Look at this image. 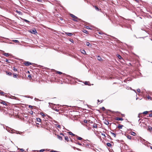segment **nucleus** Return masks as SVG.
I'll return each mask as SVG.
<instances>
[{"instance_id":"72a5a7b5","label":"nucleus","mask_w":152,"mask_h":152,"mask_svg":"<svg viewBox=\"0 0 152 152\" xmlns=\"http://www.w3.org/2000/svg\"><path fill=\"white\" fill-rule=\"evenodd\" d=\"M69 134L70 135H74V134H73L72 132H69Z\"/></svg>"},{"instance_id":"49530a36","label":"nucleus","mask_w":152,"mask_h":152,"mask_svg":"<svg viewBox=\"0 0 152 152\" xmlns=\"http://www.w3.org/2000/svg\"><path fill=\"white\" fill-rule=\"evenodd\" d=\"M137 91L139 92V93L140 92V89H138L137 90Z\"/></svg>"},{"instance_id":"58836bf2","label":"nucleus","mask_w":152,"mask_h":152,"mask_svg":"<svg viewBox=\"0 0 152 152\" xmlns=\"http://www.w3.org/2000/svg\"><path fill=\"white\" fill-rule=\"evenodd\" d=\"M84 122L85 123H87V122H88V121H87V120H84Z\"/></svg>"},{"instance_id":"423d86ee","label":"nucleus","mask_w":152,"mask_h":152,"mask_svg":"<svg viewBox=\"0 0 152 152\" xmlns=\"http://www.w3.org/2000/svg\"><path fill=\"white\" fill-rule=\"evenodd\" d=\"M97 59H98V60L100 61H102L103 60V59H102L101 57L99 56H97Z\"/></svg>"},{"instance_id":"052dcab7","label":"nucleus","mask_w":152,"mask_h":152,"mask_svg":"<svg viewBox=\"0 0 152 152\" xmlns=\"http://www.w3.org/2000/svg\"><path fill=\"white\" fill-rule=\"evenodd\" d=\"M136 2H138L139 0H135Z\"/></svg>"},{"instance_id":"3c124183","label":"nucleus","mask_w":152,"mask_h":152,"mask_svg":"<svg viewBox=\"0 0 152 152\" xmlns=\"http://www.w3.org/2000/svg\"><path fill=\"white\" fill-rule=\"evenodd\" d=\"M50 152H57L56 151H51Z\"/></svg>"},{"instance_id":"c756f323","label":"nucleus","mask_w":152,"mask_h":152,"mask_svg":"<svg viewBox=\"0 0 152 152\" xmlns=\"http://www.w3.org/2000/svg\"><path fill=\"white\" fill-rule=\"evenodd\" d=\"M13 41L14 42H16V43H19V42L17 40H13Z\"/></svg>"},{"instance_id":"69168bd1","label":"nucleus","mask_w":152,"mask_h":152,"mask_svg":"<svg viewBox=\"0 0 152 152\" xmlns=\"http://www.w3.org/2000/svg\"><path fill=\"white\" fill-rule=\"evenodd\" d=\"M98 102H100V101H99V100H98Z\"/></svg>"},{"instance_id":"473e14b6","label":"nucleus","mask_w":152,"mask_h":152,"mask_svg":"<svg viewBox=\"0 0 152 152\" xmlns=\"http://www.w3.org/2000/svg\"><path fill=\"white\" fill-rule=\"evenodd\" d=\"M93 127L94 128H96L97 127V125L96 124H94L93 125Z\"/></svg>"},{"instance_id":"1a4fd4ad","label":"nucleus","mask_w":152,"mask_h":152,"mask_svg":"<svg viewBox=\"0 0 152 152\" xmlns=\"http://www.w3.org/2000/svg\"><path fill=\"white\" fill-rule=\"evenodd\" d=\"M116 120L117 121H123V119L122 118H117Z\"/></svg>"},{"instance_id":"2eb2a0df","label":"nucleus","mask_w":152,"mask_h":152,"mask_svg":"<svg viewBox=\"0 0 152 152\" xmlns=\"http://www.w3.org/2000/svg\"><path fill=\"white\" fill-rule=\"evenodd\" d=\"M81 52L83 54H86V52L84 50H82Z\"/></svg>"},{"instance_id":"dca6fc26","label":"nucleus","mask_w":152,"mask_h":152,"mask_svg":"<svg viewBox=\"0 0 152 152\" xmlns=\"http://www.w3.org/2000/svg\"><path fill=\"white\" fill-rule=\"evenodd\" d=\"M66 34H67V35L69 36H71L72 35V34L71 33H66Z\"/></svg>"},{"instance_id":"0eeeda50","label":"nucleus","mask_w":152,"mask_h":152,"mask_svg":"<svg viewBox=\"0 0 152 152\" xmlns=\"http://www.w3.org/2000/svg\"><path fill=\"white\" fill-rule=\"evenodd\" d=\"M148 130L150 132H152V128L150 126H148Z\"/></svg>"},{"instance_id":"f8f14e48","label":"nucleus","mask_w":152,"mask_h":152,"mask_svg":"<svg viewBox=\"0 0 152 152\" xmlns=\"http://www.w3.org/2000/svg\"><path fill=\"white\" fill-rule=\"evenodd\" d=\"M94 7L95 9L96 10H97V11H99V10H101L100 9H99L98 7H97L96 6H94Z\"/></svg>"},{"instance_id":"4d7b16f0","label":"nucleus","mask_w":152,"mask_h":152,"mask_svg":"<svg viewBox=\"0 0 152 152\" xmlns=\"http://www.w3.org/2000/svg\"><path fill=\"white\" fill-rule=\"evenodd\" d=\"M29 107H32V106L31 105H29Z\"/></svg>"},{"instance_id":"774afa93","label":"nucleus","mask_w":152,"mask_h":152,"mask_svg":"<svg viewBox=\"0 0 152 152\" xmlns=\"http://www.w3.org/2000/svg\"><path fill=\"white\" fill-rule=\"evenodd\" d=\"M141 119H139V121H140V120Z\"/></svg>"},{"instance_id":"8fccbe9b","label":"nucleus","mask_w":152,"mask_h":152,"mask_svg":"<svg viewBox=\"0 0 152 152\" xmlns=\"http://www.w3.org/2000/svg\"><path fill=\"white\" fill-rule=\"evenodd\" d=\"M102 136L104 137H105V134H102Z\"/></svg>"},{"instance_id":"ddd939ff","label":"nucleus","mask_w":152,"mask_h":152,"mask_svg":"<svg viewBox=\"0 0 152 152\" xmlns=\"http://www.w3.org/2000/svg\"><path fill=\"white\" fill-rule=\"evenodd\" d=\"M6 73L7 75H11L12 73L10 72H6Z\"/></svg>"},{"instance_id":"4468645a","label":"nucleus","mask_w":152,"mask_h":152,"mask_svg":"<svg viewBox=\"0 0 152 152\" xmlns=\"http://www.w3.org/2000/svg\"><path fill=\"white\" fill-rule=\"evenodd\" d=\"M57 137L58 138L59 140H62V137H61L59 135H57Z\"/></svg>"},{"instance_id":"0e129e2a","label":"nucleus","mask_w":152,"mask_h":152,"mask_svg":"<svg viewBox=\"0 0 152 152\" xmlns=\"http://www.w3.org/2000/svg\"><path fill=\"white\" fill-rule=\"evenodd\" d=\"M56 111H58V109H56Z\"/></svg>"},{"instance_id":"7c9ffc66","label":"nucleus","mask_w":152,"mask_h":152,"mask_svg":"<svg viewBox=\"0 0 152 152\" xmlns=\"http://www.w3.org/2000/svg\"><path fill=\"white\" fill-rule=\"evenodd\" d=\"M69 41H70L71 42H73V40L72 39H69Z\"/></svg>"},{"instance_id":"9b49d317","label":"nucleus","mask_w":152,"mask_h":152,"mask_svg":"<svg viewBox=\"0 0 152 152\" xmlns=\"http://www.w3.org/2000/svg\"><path fill=\"white\" fill-rule=\"evenodd\" d=\"M16 12L18 13L19 15H23L22 12L21 11H18V10H16Z\"/></svg>"},{"instance_id":"ea45409f","label":"nucleus","mask_w":152,"mask_h":152,"mask_svg":"<svg viewBox=\"0 0 152 152\" xmlns=\"http://www.w3.org/2000/svg\"><path fill=\"white\" fill-rule=\"evenodd\" d=\"M86 28L88 29H90V28L88 26H86Z\"/></svg>"},{"instance_id":"de8ad7c7","label":"nucleus","mask_w":152,"mask_h":152,"mask_svg":"<svg viewBox=\"0 0 152 152\" xmlns=\"http://www.w3.org/2000/svg\"><path fill=\"white\" fill-rule=\"evenodd\" d=\"M76 149L77 150H78V151H81V150L80 149H79V148H76Z\"/></svg>"},{"instance_id":"603ef678","label":"nucleus","mask_w":152,"mask_h":152,"mask_svg":"<svg viewBox=\"0 0 152 152\" xmlns=\"http://www.w3.org/2000/svg\"><path fill=\"white\" fill-rule=\"evenodd\" d=\"M149 117H152V114L151 113V114H149Z\"/></svg>"},{"instance_id":"09e8293b","label":"nucleus","mask_w":152,"mask_h":152,"mask_svg":"<svg viewBox=\"0 0 152 152\" xmlns=\"http://www.w3.org/2000/svg\"><path fill=\"white\" fill-rule=\"evenodd\" d=\"M30 113L31 115H32L33 114V112L32 111H31Z\"/></svg>"},{"instance_id":"6ab92c4d","label":"nucleus","mask_w":152,"mask_h":152,"mask_svg":"<svg viewBox=\"0 0 152 152\" xmlns=\"http://www.w3.org/2000/svg\"><path fill=\"white\" fill-rule=\"evenodd\" d=\"M111 133L112 135L114 137H116V134H115L114 133H112V132H111Z\"/></svg>"},{"instance_id":"20e7f679","label":"nucleus","mask_w":152,"mask_h":152,"mask_svg":"<svg viewBox=\"0 0 152 152\" xmlns=\"http://www.w3.org/2000/svg\"><path fill=\"white\" fill-rule=\"evenodd\" d=\"M3 54L6 57H8L10 56L11 55L9 53H4V52L3 53Z\"/></svg>"},{"instance_id":"4c0bfd02","label":"nucleus","mask_w":152,"mask_h":152,"mask_svg":"<svg viewBox=\"0 0 152 152\" xmlns=\"http://www.w3.org/2000/svg\"><path fill=\"white\" fill-rule=\"evenodd\" d=\"M148 113V112L147 111H145L143 113V114H147Z\"/></svg>"},{"instance_id":"bb28decb","label":"nucleus","mask_w":152,"mask_h":152,"mask_svg":"<svg viewBox=\"0 0 152 152\" xmlns=\"http://www.w3.org/2000/svg\"><path fill=\"white\" fill-rule=\"evenodd\" d=\"M123 126V125H119L118 126V128H119V129H122V127Z\"/></svg>"},{"instance_id":"e2e57ef3","label":"nucleus","mask_w":152,"mask_h":152,"mask_svg":"<svg viewBox=\"0 0 152 152\" xmlns=\"http://www.w3.org/2000/svg\"><path fill=\"white\" fill-rule=\"evenodd\" d=\"M150 148H151V149H152V146H151L150 147Z\"/></svg>"},{"instance_id":"b1692460","label":"nucleus","mask_w":152,"mask_h":152,"mask_svg":"<svg viewBox=\"0 0 152 152\" xmlns=\"http://www.w3.org/2000/svg\"><path fill=\"white\" fill-rule=\"evenodd\" d=\"M86 45L88 46H91V45L90 44V43L89 42H86Z\"/></svg>"},{"instance_id":"a19ab883","label":"nucleus","mask_w":152,"mask_h":152,"mask_svg":"<svg viewBox=\"0 0 152 152\" xmlns=\"http://www.w3.org/2000/svg\"><path fill=\"white\" fill-rule=\"evenodd\" d=\"M85 84L86 85H88V82H85Z\"/></svg>"},{"instance_id":"f03ea898","label":"nucleus","mask_w":152,"mask_h":152,"mask_svg":"<svg viewBox=\"0 0 152 152\" xmlns=\"http://www.w3.org/2000/svg\"><path fill=\"white\" fill-rule=\"evenodd\" d=\"M145 120H144V121ZM144 120H142L141 121H140V123L139 124V125L140 126H145V124H144Z\"/></svg>"},{"instance_id":"338daca9","label":"nucleus","mask_w":152,"mask_h":152,"mask_svg":"<svg viewBox=\"0 0 152 152\" xmlns=\"http://www.w3.org/2000/svg\"><path fill=\"white\" fill-rule=\"evenodd\" d=\"M150 112H152V110H151V111H150Z\"/></svg>"},{"instance_id":"a211bd4d","label":"nucleus","mask_w":152,"mask_h":152,"mask_svg":"<svg viewBox=\"0 0 152 152\" xmlns=\"http://www.w3.org/2000/svg\"><path fill=\"white\" fill-rule=\"evenodd\" d=\"M22 19L23 20H24L25 22H26V23H28L29 22V21H28V20H26V19Z\"/></svg>"},{"instance_id":"c03bdc74","label":"nucleus","mask_w":152,"mask_h":152,"mask_svg":"<svg viewBox=\"0 0 152 152\" xmlns=\"http://www.w3.org/2000/svg\"><path fill=\"white\" fill-rule=\"evenodd\" d=\"M41 115H42V116H45V115L42 113H41Z\"/></svg>"},{"instance_id":"f257e3e1","label":"nucleus","mask_w":152,"mask_h":152,"mask_svg":"<svg viewBox=\"0 0 152 152\" xmlns=\"http://www.w3.org/2000/svg\"><path fill=\"white\" fill-rule=\"evenodd\" d=\"M70 16L72 18H73V20L75 21H78L79 20V19L77 17L73 14H71Z\"/></svg>"},{"instance_id":"4be33fe9","label":"nucleus","mask_w":152,"mask_h":152,"mask_svg":"<svg viewBox=\"0 0 152 152\" xmlns=\"http://www.w3.org/2000/svg\"><path fill=\"white\" fill-rule=\"evenodd\" d=\"M83 32L86 34H88V33L87 30H85V29L83 30Z\"/></svg>"},{"instance_id":"393cba45","label":"nucleus","mask_w":152,"mask_h":152,"mask_svg":"<svg viewBox=\"0 0 152 152\" xmlns=\"http://www.w3.org/2000/svg\"><path fill=\"white\" fill-rule=\"evenodd\" d=\"M104 123L106 125H108L109 124V123L107 121H106L104 122Z\"/></svg>"},{"instance_id":"a18cd8bd","label":"nucleus","mask_w":152,"mask_h":152,"mask_svg":"<svg viewBox=\"0 0 152 152\" xmlns=\"http://www.w3.org/2000/svg\"><path fill=\"white\" fill-rule=\"evenodd\" d=\"M77 144H78V145H82L79 142H78Z\"/></svg>"},{"instance_id":"6e6552de","label":"nucleus","mask_w":152,"mask_h":152,"mask_svg":"<svg viewBox=\"0 0 152 152\" xmlns=\"http://www.w3.org/2000/svg\"><path fill=\"white\" fill-rule=\"evenodd\" d=\"M1 104H3L4 105H7V104L6 103V102L5 101H3V100H1Z\"/></svg>"},{"instance_id":"9d476101","label":"nucleus","mask_w":152,"mask_h":152,"mask_svg":"<svg viewBox=\"0 0 152 152\" xmlns=\"http://www.w3.org/2000/svg\"><path fill=\"white\" fill-rule=\"evenodd\" d=\"M147 97L148 100H152V97H151L149 95L147 96Z\"/></svg>"},{"instance_id":"864d4df0","label":"nucleus","mask_w":152,"mask_h":152,"mask_svg":"<svg viewBox=\"0 0 152 152\" xmlns=\"http://www.w3.org/2000/svg\"><path fill=\"white\" fill-rule=\"evenodd\" d=\"M102 108L103 110H105V108L104 107H103Z\"/></svg>"},{"instance_id":"79ce46f5","label":"nucleus","mask_w":152,"mask_h":152,"mask_svg":"<svg viewBox=\"0 0 152 152\" xmlns=\"http://www.w3.org/2000/svg\"><path fill=\"white\" fill-rule=\"evenodd\" d=\"M57 73L59 74H61L62 73L61 72L59 71L57 72Z\"/></svg>"},{"instance_id":"5701e85b","label":"nucleus","mask_w":152,"mask_h":152,"mask_svg":"<svg viewBox=\"0 0 152 152\" xmlns=\"http://www.w3.org/2000/svg\"><path fill=\"white\" fill-rule=\"evenodd\" d=\"M107 145L108 147H111V144L109 142L107 143Z\"/></svg>"},{"instance_id":"f704fd0d","label":"nucleus","mask_w":152,"mask_h":152,"mask_svg":"<svg viewBox=\"0 0 152 152\" xmlns=\"http://www.w3.org/2000/svg\"><path fill=\"white\" fill-rule=\"evenodd\" d=\"M13 70L14 71L16 72L17 71V69L16 68H15V67H14L13 68Z\"/></svg>"},{"instance_id":"680f3d73","label":"nucleus","mask_w":152,"mask_h":152,"mask_svg":"<svg viewBox=\"0 0 152 152\" xmlns=\"http://www.w3.org/2000/svg\"><path fill=\"white\" fill-rule=\"evenodd\" d=\"M28 77H29V78L31 77V76H30V75L28 76Z\"/></svg>"},{"instance_id":"2f4dec72","label":"nucleus","mask_w":152,"mask_h":152,"mask_svg":"<svg viewBox=\"0 0 152 152\" xmlns=\"http://www.w3.org/2000/svg\"><path fill=\"white\" fill-rule=\"evenodd\" d=\"M5 93L4 92L1 91L0 92V94H1V95H4Z\"/></svg>"},{"instance_id":"37998d69","label":"nucleus","mask_w":152,"mask_h":152,"mask_svg":"<svg viewBox=\"0 0 152 152\" xmlns=\"http://www.w3.org/2000/svg\"><path fill=\"white\" fill-rule=\"evenodd\" d=\"M38 1L42 2V0H37Z\"/></svg>"},{"instance_id":"a878e982","label":"nucleus","mask_w":152,"mask_h":152,"mask_svg":"<svg viewBox=\"0 0 152 152\" xmlns=\"http://www.w3.org/2000/svg\"><path fill=\"white\" fill-rule=\"evenodd\" d=\"M117 57L119 59H122L121 56L119 55H118Z\"/></svg>"},{"instance_id":"5fc2aeb1","label":"nucleus","mask_w":152,"mask_h":152,"mask_svg":"<svg viewBox=\"0 0 152 152\" xmlns=\"http://www.w3.org/2000/svg\"><path fill=\"white\" fill-rule=\"evenodd\" d=\"M57 127L58 128H61V126L60 125H58L57 126Z\"/></svg>"},{"instance_id":"39448f33","label":"nucleus","mask_w":152,"mask_h":152,"mask_svg":"<svg viewBox=\"0 0 152 152\" xmlns=\"http://www.w3.org/2000/svg\"><path fill=\"white\" fill-rule=\"evenodd\" d=\"M24 64L26 66H28L29 65L31 64L28 61H27L25 62Z\"/></svg>"},{"instance_id":"412c9836","label":"nucleus","mask_w":152,"mask_h":152,"mask_svg":"<svg viewBox=\"0 0 152 152\" xmlns=\"http://www.w3.org/2000/svg\"><path fill=\"white\" fill-rule=\"evenodd\" d=\"M135 134H136L134 132H132L131 133V134L134 135V136H135Z\"/></svg>"},{"instance_id":"f3484780","label":"nucleus","mask_w":152,"mask_h":152,"mask_svg":"<svg viewBox=\"0 0 152 152\" xmlns=\"http://www.w3.org/2000/svg\"><path fill=\"white\" fill-rule=\"evenodd\" d=\"M65 139L67 141H68V137L67 136H65Z\"/></svg>"},{"instance_id":"13d9d810","label":"nucleus","mask_w":152,"mask_h":152,"mask_svg":"<svg viewBox=\"0 0 152 152\" xmlns=\"http://www.w3.org/2000/svg\"><path fill=\"white\" fill-rule=\"evenodd\" d=\"M6 62H8V59H7L6 60Z\"/></svg>"},{"instance_id":"7ed1b4c3","label":"nucleus","mask_w":152,"mask_h":152,"mask_svg":"<svg viewBox=\"0 0 152 152\" xmlns=\"http://www.w3.org/2000/svg\"><path fill=\"white\" fill-rule=\"evenodd\" d=\"M29 32L31 33L35 34H36V33H37V31L35 29L31 30L29 31Z\"/></svg>"},{"instance_id":"c85d7f7f","label":"nucleus","mask_w":152,"mask_h":152,"mask_svg":"<svg viewBox=\"0 0 152 152\" xmlns=\"http://www.w3.org/2000/svg\"><path fill=\"white\" fill-rule=\"evenodd\" d=\"M77 138L78 140H81L82 139V138L81 137H77Z\"/></svg>"},{"instance_id":"e433bc0d","label":"nucleus","mask_w":152,"mask_h":152,"mask_svg":"<svg viewBox=\"0 0 152 152\" xmlns=\"http://www.w3.org/2000/svg\"><path fill=\"white\" fill-rule=\"evenodd\" d=\"M45 150L44 149H42L39 151L40 152H43L45 151Z\"/></svg>"},{"instance_id":"cd10ccee","label":"nucleus","mask_w":152,"mask_h":152,"mask_svg":"<svg viewBox=\"0 0 152 152\" xmlns=\"http://www.w3.org/2000/svg\"><path fill=\"white\" fill-rule=\"evenodd\" d=\"M127 138L128 139H129L130 140L131 139V137L130 135H127Z\"/></svg>"},{"instance_id":"6e6d98bb","label":"nucleus","mask_w":152,"mask_h":152,"mask_svg":"<svg viewBox=\"0 0 152 152\" xmlns=\"http://www.w3.org/2000/svg\"><path fill=\"white\" fill-rule=\"evenodd\" d=\"M20 150H21L23 152L24 151V150H23V149H20Z\"/></svg>"},{"instance_id":"aec40b11","label":"nucleus","mask_w":152,"mask_h":152,"mask_svg":"<svg viewBox=\"0 0 152 152\" xmlns=\"http://www.w3.org/2000/svg\"><path fill=\"white\" fill-rule=\"evenodd\" d=\"M37 122H41V119L40 118H37Z\"/></svg>"},{"instance_id":"c9c22d12","label":"nucleus","mask_w":152,"mask_h":152,"mask_svg":"<svg viewBox=\"0 0 152 152\" xmlns=\"http://www.w3.org/2000/svg\"><path fill=\"white\" fill-rule=\"evenodd\" d=\"M13 77H15V78L17 77V75L15 74H13Z\"/></svg>"},{"instance_id":"bf43d9fd","label":"nucleus","mask_w":152,"mask_h":152,"mask_svg":"<svg viewBox=\"0 0 152 152\" xmlns=\"http://www.w3.org/2000/svg\"><path fill=\"white\" fill-rule=\"evenodd\" d=\"M74 149H76V148H76L75 147H72Z\"/></svg>"}]
</instances>
